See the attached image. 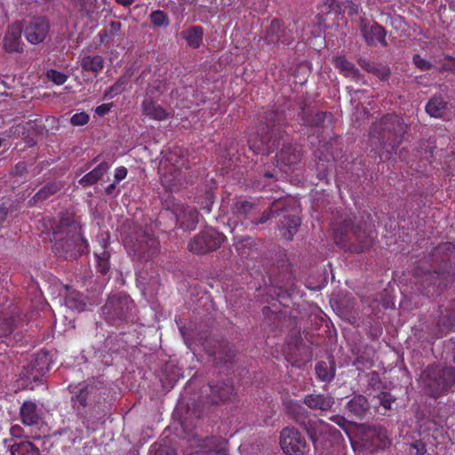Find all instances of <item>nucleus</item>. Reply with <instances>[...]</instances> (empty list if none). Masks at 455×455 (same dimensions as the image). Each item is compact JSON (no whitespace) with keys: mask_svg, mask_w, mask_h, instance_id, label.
I'll use <instances>...</instances> for the list:
<instances>
[{"mask_svg":"<svg viewBox=\"0 0 455 455\" xmlns=\"http://www.w3.org/2000/svg\"><path fill=\"white\" fill-rule=\"evenodd\" d=\"M285 128L283 111L267 109L258 115L256 132L248 140L250 149L256 155L274 152L283 138Z\"/></svg>","mask_w":455,"mask_h":455,"instance_id":"nucleus-1","label":"nucleus"},{"mask_svg":"<svg viewBox=\"0 0 455 455\" xmlns=\"http://www.w3.org/2000/svg\"><path fill=\"white\" fill-rule=\"evenodd\" d=\"M54 254L64 259L80 257L88 248V242L81 234L80 228L73 218L63 216L59 223L52 227Z\"/></svg>","mask_w":455,"mask_h":455,"instance_id":"nucleus-2","label":"nucleus"},{"mask_svg":"<svg viewBox=\"0 0 455 455\" xmlns=\"http://www.w3.org/2000/svg\"><path fill=\"white\" fill-rule=\"evenodd\" d=\"M419 381L429 397L438 399L445 396L455 387V367L440 363L428 364L421 371Z\"/></svg>","mask_w":455,"mask_h":455,"instance_id":"nucleus-3","label":"nucleus"},{"mask_svg":"<svg viewBox=\"0 0 455 455\" xmlns=\"http://www.w3.org/2000/svg\"><path fill=\"white\" fill-rule=\"evenodd\" d=\"M336 244L344 251L363 253L373 245L375 235L360 226H355L350 216H347L339 226L333 227Z\"/></svg>","mask_w":455,"mask_h":455,"instance_id":"nucleus-4","label":"nucleus"},{"mask_svg":"<svg viewBox=\"0 0 455 455\" xmlns=\"http://www.w3.org/2000/svg\"><path fill=\"white\" fill-rule=\"evenodd\" d=\"M403 124L401 118L393 114L383 116L371 127V139L378 140L379 147L387 153H395L403 137Z\"/></svg>","mask_w":455,"mask_h":455,"instance_id":"nucleus-5","label":"nucleus"},{"mask_svg":"<svg viewBox=\"0 0 455 455\" xmlns=\"http://www.w3.org/2000/svg\"><path fill=\"white\" fill-rule=\"evenodd\" d=\"M133 300L124 292H116L108 297L101 307L104 319L112 325H119L132 320Z\"/></svg>","mask_w":455,"mask_h":455,"instance_id":"nucleus-6","label":"nucleus"},{"mask_svg":"<svg viewBox=\"0 0 455 455\" xmlns=\"http://www.w3.org/2000/svg\"><path fill=\"white\" fill-rule=\"evenodd\" d=\"M124 245L139 260H148L157 253L159 243L155 235L138 228L133 235L124 238Z\"/></svg>","mask_w":455,"mask_h":455,"instance_id":"nucleus-7","label":"nucleus"},{"mask_svg":"<svg viewBox=\"0 0 455 455\" xmlns=\"http://www.w3.org/2000/svg\"><path fill=\"white\" fill-rule=\"evenodd\" d=\"M225 238V235L215 228H206L188 243V249L194 254H207L219 249Z\"/></svg>","mask_w":455,"mask_h":455,"instance_id":"nucleus-8","label":"nucleus"},{"mask_svg":"<svg viewBox=\"0 0 455 455\" xmlns=\"http://www.w3.org/2000/svg\"><path fill=\"white\" fill-rule=\"evenodd\" d=\"M77 391L72 396V401L82 407L96 406L100 403L104 394L102 384L95 379L88 380L76 387Z\"/></svg>","mask_w":455,"mask_h":455,"instance_id":"nucleus-9","label":"nucleus"},{"mask_svg":"<svg viewBox=\"0 0 455 455\" xmlns=\"http://www.w3.org/2000/svg\"><path fill=\"white\" fill-rule=\"evenodd\" d=\"M279 443L286 455H305L308 450L304 436L294 427H285L281 431Z\"/></svg>","mask_w":455,"mask_h":455,"instance_id":"nucleus-10","label":"nucleus"},{"mask_svg":"<svg viewBox=\"0 0 455 455\" xmlns=\"http://www.w3.org/2000/svg\"><path fill=\"white\" fill-rule=\"evenodd\" d=\"M270 49L277 47L280 44L290 45L295 39L292 29L287 28L279 20H273L266 28L262 37Z\"/></svg>","mask_w":455,"mask_h":455,"instance_id":"nucleus-11","label":"nucleus"},{"mask_svg":"<svg viewBox=\"0 0 455 455\" xmlns=\"http://www.w3.org/2000/svg\"><path fill=\"white\" fill-rule=\"evenodd\" d=\"M295 420L306 431L315 449H318L321 440L325 439V435L331 431V426L322 419L298 416Z\"/></svg>","mask_w":455,"mask_h":455,"instance_id":"nucleus-12","label":"nucleus"},{"mask_svg":"<svg viewBox=\"0 0 455 455\" xmlns=\"http://www.w3.org/2000/svg\"><path fill=\"white\" fill-rule=\"evenodd\" d=\"M427 281L442 291L455 281V268L450 262L449 257L443 259V264L434 271H428L425 276Z\"/></svg>","mask_w":455,"mask_h":455,"instance_id":"nucleus-13","label":"nucleus"},{"mask_svg":"<svg viewBox=\"0 0 455 455\" xmlns=\"http://www.w3.org/2000/svg\"><path fill=\"white\" fill-rule=\"evenodd\" d=\"M359 28L368 46H373L376 43H379L383 47L387 46L386 40L387 31L378 22L374 21L371 25H369L366 19H362Z\"/></svg>","mask_w":455,"mask_h":455,"instance_id":"nucleus-14","label":"nucleus"},{"mask_svg":"<svg viewBox=\"0 0 455 455\" xmlns=\"http://www.w3.org/2000/svg\"><path fill=\"white\" fill-rule=\"evenodd\" d=\"M210 394L209 403L220 404L230 402L235 395V387L232 383L225 381L212 382L209 384Z\"/></svg>","mask_w":455,"mask_h":455,"instance_id":"nucleus-15","label":"nucleus"},{"mask_svg":"<svg viewBox=\"0 0 455 455\" xmlns=\"http://www.w3.org/2000/svg\"><path fill=\"white\" fill-rule=\"evenodd\" d=\"M49 28V22L45 18H33L24 29L25 36L30 44H37L45 39Z\"/></svg>","mask_w":455,"mask_h":455,"instance_id":"nucleus-16","label":"nucleus"},{"mask_svg":"<svg viewBox=\"0 0 455 455\" xmlns=\"http://www.w3.org/2000/svg\"><path fill=\"white\" fill-rule=\"evenodd\" d=\"M301 158L302 153L298 147L291 143H284L276 154V164L280 169L283 167L293 169L301 161Z\"/></svg>","mask_w":455,"mask_h":455,"instance_id":"nucleus-17","label":"nucleus"},{"mask_svg":"<svg viewBox=\"0 0 455 455\" xmlns=\"http://www.w3.org/2000/svg\"><path fill=\"white\" fill-rule=\"evenodd\" d=\"M22 26L20 22L10 25L3 39V46L8 53H21L23 43L21 41Z\"/></svg>","mask_w":455,"mask_h":455,"instance_id":"nucleus-18","label":"nucleus"},{"mask_svg":"<svg viewBox=\"0 0 455 455\" xmlns=\"http://www.w3.org/2000/svg\"><path fill=\"white\" fill-rule=\"evenodd\" d=\"M437 332L435 339L445 336L455 328V299L445 307L444 311H441V315L436 323Z\"/></svg>","mask_w":455,"mask_h":455,"instance_id":"nucleus-19","label":"nucleus"},{"mask_svg":"<svg viewBox=\"0 0 455 455\" xmlns=\"http://www.w3.org/2000/svg\"><path fill=\"white\" fill-rule=\"evenodd\" d=\"M100 240V250L94 252L96 259V269L101 275H107L110 270V252L107 250L108 246V234H102Z\"/></svg>","mask_w":455,"mask_h":455,"instance_id":"nucleus-20","label":"nucleus"},{"mask_svg":"<svg viewBox=\"0 0 455 455\" xmlns=\"http://www.w3.org/2000/svg\"><path fill=\"white\" fill-rule=\"evenodd\" d=\"M141 111L146 117L156 121H164L172 116L171 113L152 98L143 100Z\"/></svg>","mask_w":455,"mask_h":455,"instance_id":"nucleus-21","label":"nucleus"},{"mask_svg":"<svg viewBox=\"0 0 455 455\" xmlns=\"http://www.w3.org/2000/svg\"><path fill=\"white\" fill-rule=\"evenodd\" d=\"M349 416L358 419L365 418L370 413V403L363 395H356L351 398L346 406Z\"/></svg>","mask_w":455,"mask_h":455,"instance_id":"nucleus-22","label":"nucleus"},{"mask_svg":"<svg viewBox=\"0 0 455 455\" xmlns=\"http://www.w3.org/2000/svg\"><path fill=\"white\" fill-rule=\"evenodd\" d=\"M334 67L339 69V73L347 78H350L355 83H359L363 79V76L355 65L347 60L344 56H337L333 58Z\"/></svg>","mask_w":455,"mask_h":455,"instance_id":"nucleus-23","label":"nucleus"},{"mask_svg":"<svg viewBox=\"0 0 455 455\" xmlns=\"http://www.w3.org/2000/svg\"><path fill=\"white\" fill-rule=\"evenodd\" d=\"M304 403L310 409L328 411L334 404V398L326 394H310L304 398Z\"/></svg>","mask_w":455,"mask_h":455,"instance_id":"nucleus-24","label":"nucleus"},{"mask_svg":"<svg viewBox=\"0 0 455 455\" xmlns=\"http://www.w3.org/2000/svg\"><path fill=\"white\" fill-rule=\"evenodd\" d=\"M110 165L108 162H101L93 170L83 176L78 183L82 187H89L96 184L108 172Z\"/></svg>","mask_w":455,"mask_h":455,"instance_id":"nucleus-25","label":"nucleus"},{"mask_svg":"<svg viewBox=\"0 0 455 455\" xmlns=\"http://www.w3.org/2000/svg\"><path fill=\"white\" fill-rule=\"evenodd\" d=\"M31 367L36 368L33 381H40L43 376L50 371V357L47 352L36 353L31 359Z\"/></svg>","mask_w":455,"mask_h":455,"instance_id":"nucleus-26","label":"nucleus"},{"mask_svg":"<svg viewBox=\"0 0 455 455\" xmlns=\"http://www.w3.org/2000/svg\"><path fill=\"white\" fill-rule=\"evenodd\" d=\"M20 419L26 426H35L40 421V415L37 411V405L31 402H25L20 407Z\"/></svg>","mask_w":455,"mask_h":455,"instance_id":"nucleus-27","label":"nucleus"},{"mask_svg":"<svg viewBox=\"0 0 455 455\" xmlns=\"http://www.w3.org/2000/svg\"><path fill=\"white\" fill-rule=\"evenodd\" d=\"M80 67L83 72H89L97 76L104 68V59L99 54L84 55L80 60Z\"/></svg>","mask_w":455,"mask_h":455,"instance_id":"nucleus-28","label":"nucleus"},{"mask_svg":"<svg viewBox=\"0 0 455 455\" xmlns=\"http://www.w3.org/2000/svg\"><path fill=\"white\" fill-rule=\"evenodd\" d=\"M165 159L173 166L174 171L190 168L189 161L185 156V150L181 148L175 147L171 149Z\"/></svg>","mask_w":455,"mask_h":455,"instance_id":"nucleus-29","label":"nucleus"},{"mask_svg":"<svg viewBox=\"0 0 455 455\" xmlns=\"http://www.w3.org/2000/svg\"><path fill=\"white\" fill-rule=\"evenodd\" d=\"M448 102L441 96L431 97L425 106L426 112L432 117L441 118L447 109Z\"/></svg>","mask_w":455,"mask_h":455,"instance_id":"nucleus-30","label":"nucleus"},{"mask_svg":"<svg viewBox=\"0 0 455 455\" xmlns=\"http://www.w3.org/2000/svg\"><path fill=\"white\" fill-rule=\"evenodd\" d=\"M63 185L60 181H53L42 187L31 198L34 204L44 202L61 190Z\"/></svg>","mask_w":455,"mask_h":455,"instance_id":"nucleus-31","label":"nucleus"},{"mask_svg":"<svg viewBox=\"0 0 455 455\" xmlns=\"http://www.w3.org/2000/svg\"><path fill=\"white\" fill-rule=\"evenodd\" d=\"M317 379L323 382H331L336 373V364L333 359L329 362L320 361L315 364Z\"/></svg>","mask_w":455,"mask_h":455,"instance_id":"nucleus-32","label":"nucleus"},{"mask_svg":"<svg viewBox=\"0 0 455 455\" xmlns=\"http://www.w3.org/2000/svg\"><path fill=\"white\" fill-rule=\"evenodd\" d=\"M300 226L299 218L294 215H285L280 222L279 228L283 231L282 235L286 240H291Z\"/></svg>","mask_w":455,"mask_h":455,"instance_id":"nucleus-33","label":"nucleus"},{"mask_svg":"<svg viewBox=\"0 0 455 455\" xmlns=\"http://www.w3.org/2000/svg\"><path fill=\"white\" fill-rule=\"evenodd\" d=\"M259 243L257 239L251 236H244L235 243V250L242 257H249L254 251H258Z\"/></svg>","mask_w":455,"mask_h":455,"instance_id":"nucleus-34","label":"nucleus"},{"mask_svg":"<svg viewBox=\"0 0 455 455\" xmlns=\"http://www.w3.org/2000/svg\"><path fill=\"white\" fill-rule=\"evenodd\" d=\"M181 36L187 41L188 46L196 49L202 44L204 28L201 26H193L182 31Z\"/></svg>","mask_w":455,"mask_h":455,"instance_id":"nucleus-35","label":"nucleus"},{"mask_svg":"<svg viewBox=\"0 0 455 455\" xmlns=\"http://www.w3.org/2000/svg\"><path fill=\"white\" fill-rule=\"evenodd\" d=\"M228 442L222 437L211 436L204 440V447L208 452L215 454H226Z\"/></svg>","mask_w":455,"mask_h":455,"instance_id":"nucleus-36","label":"nucleus"},{"mask_svg":"<svg viewBox=\"0 0 455 455\" xmlns=\"http://www.w3.org/2000/svg\"><path fill=\"white\" fill-rule=\"evenodd\" d=\"M286 210V200L278 199L273 202L267 211H265L257 224H264L271 218H275L280 215L281 212Z\"/></svg>","mask_w":455,"mask_h":455,"instance_id":"nucleus-37","label":"nucleus"},{"mask_svg":"<svg viewBox=\"0 0 455 455\" xmlns=\"http://www.w3.org/2000/svg\"><path fill=\"white\" fill-rule=\"evenodd\" d=\"M179 220L184 229L193 230L199 221V212L196 208H188L179 217Z\"/></svg>","mask_w":455,"mask_h":455,"instance_id":"nucleus-38","label":"nucleus"},{"mask_svg":"<svg viewBox=\"0 0 455 455\" xmlns=\"http://www.w3.org/2000/svg\"><path fill=\"white\" fill-rule=\"evenodd\" d=\"M12 455H39V449L29 441L15 443L11 446Z\"/></svg>","mask_w":455,"mask_h":455,"instance_id":"nucleus-39","label":"nucleus"},{"mask_svg":"<svg viewBox=\"0 0 455 455\" xmlns=\"http://www.w3.org/2000/svg\"><path fill=\"white\" fill-rule=\"evenodd\" d=\"M209 354L223 363H230L235 357V352L228 343L220 344L217 349L209 350Z\"/></svg>","mask_w":455,"mask_h":455,"instance_id":"nucleus-40","label":"nucleus"},{"mask_svg":"<svg viewBox=\"0 0 455 455\" xmlns=\"http://www.w3.org/2000/svg\"><path fill=\"white\" fill-rule=\"evenodd\" d=\"M254 208V204L248 200H237L233 204V213L237 217H246Z\"/></svg>","mask_w":455,"mask_h":455,"instance_id":"nucleus-41","label":"nucleus"},{"mask_svg":"<svg viewBox=\"0 0 455 455\" xmlns=\"http://www.w3.org/2000/svg\"><path fill=\"white\" fill-rule=\"evenodd\" d=\"M17 327L14 316L0 318V339L7 338Z\"/></svg>","mask_w":455,"mask_h":455,"instance_id":"nucleus-42","label":"nucleus"},{"mask_svg":"<svg viewBox=\"0 0 455 455\" xmlns=\"http://www.w3.org/2000/svg\"><path fill=\"white\" fill-rule=\"evenodd\" d=\"M126 83L125 78L120 77L114 84L105 91L103 99L109 100L121 94L125 88Z\"/></svg>","mask_w":455,"mask_h":455,"instance_id":"nucleus-43","label":"nucleus"},{"mask_svg":"<svg viewBox=\"0 0 455 455\" xmlns=\"http://www.w3.org/2000/svg\"><path fill=\"white\" fill-rule=\"evenodd\" d=\"M332 114L326 111L317 112L312 118L311 125L315 127H326L332 124Z\"/></svg>","mask_w":455,"mask_h":455,"instance_id":"nucleus-44","label":"nucleus"},{"mask_svg":"<svg viewBox=\"0 0 455 455\" xmlns=\"http://www.w3.org/2000/svg\"><path fill=\"white\" fill-rule=\"evenodd\" d=\"M150 21L155 27H167L169 25L168 15L161 10H156L151 12Z\"/></svg>","mask_w":455,"mask_h":455,"instance_id":"nucleus-45","label":"nucleus"},{"mask_svg":"<svg viewBox=\"0 0 455 455\" xmlns=\"http://www.w3.org/2000/svg\"><path fill=\"white\" fill-rule=\"evenodd\" d=\"M377 397L379 405L384 409L382 414H385L387 411L392 409V404L395 403V398L390 393L380 392Z\"/></svg>","mask_w":455,"mask_h":455,"instance_id":"nucleus-46","label":"nucleus"},{"mask_svg":"<svg viewBox=\"0 0 455 455\" xmlns=\"http://www.w3.org/2000/svg\"><path fill=\"white\" fill-rule=\"evenodd\" d=\"M368 386L373 390L379 391L384 388V384L380 379L379 372L373 371L367 375Z\"/></svg>","mask_w":455,"mask_h":455,"instance_id":"nucleus-47","label":"nucleus"},{"mask_svg":"<svg viewBox=\"0 0 455 455\" xmlns=\"http://www.w3.org/2000/svg\"><path fill=\"white\" fill-rule=\"evenodd\" d=\"M408 452L410 455H425L427 452V445L423 440H415L409 444Z\"/></svg>","mask_w":455,"mask_h":455,"instance_id":"nucleus-48","label":"nucleus"},{"mask_svg":"<svg viewBox=\"0 0 455 455\" xmlns=\"http://www.w3.org/2000/svg\"><path fill=\"white\" fill-rule=\"evenodd\" d=\"M46 76L49 80L53 82L56 85H62L68 80V76L56 69H49L46 72Z\"/></svg>","mask_w":455,"mask_h":455,"instance_id":"nucleus-49","label":"nucleus"},{"mask_svg":"<svg viewBox=\"0 0 455 455\" xmlns=\"http://www.w3.org/2000/svg\"><path fill=\"white\" fill-rule=\"evenodd\" d=\"M412 63L415 67L421 71H427L434 68V65L425 58H422L419 54L416 53L412 56Z\"/></svg>","mask_w":455,"mask_h":455,"instance_id":"nucleus-50","label":"nucleus"},{"mask_svg":"<svg viewBox=\"0 0 455 455\" xmlns=\"http://www.w3.org/2000/svg\"><path fill=\"white\" fill-rule=\"evenodd\" d=\"M28 124H18L16 125H12L8 130L9 136H13L16 138H22L28 134Z\"/></svg>","mask_w":455,"mask_h":455,"instance_id":"nucleus-51","label":"nucleus"},{"mask_svg":"<svg viewBox=\"0 0 455 455\" xmlns=\"http://www.w3.org/2000/svg\"><path fill=\"white\" fill-rule=\"evenodd\" d=\"M90 120V116L85 112L76 113L72 116L70 123L73 126H83Z\"/></svg>","mask_w":455,"mask_h":455,"instance_id":"nucleus-52","label":"nucleus"},{"mask_svg":"<svg viewBox=\"0 0 455 455\" xmlns=\"http://www.w3.org/2000/svg\"><path fill=\"white\" fill-rule=\"evenodd\" d=\"M79 298L80 294L70 293L66 299L67 305L71 308L82 309L84 303Z\"/></svg>","mask_w":455,"mask_h":455,"instance_id":"nucleus-53","label":"nucleus"},{"mask_svg":"<svg viewBox=\"0 0 455 455\" xmlns=\"http://www.w3.org/2000/svg\"><path fill=\"white\" fill-rule=\"evenodd\" d=\"M358 65L366 72L372 74L375 72V68L377 67V64L365 59L363 57H360L357 59Z\"/></svg>","mask_w":455,"mask_h":455,"instance_id":"nucleus-54","label":"nucleus"},{"mask_svg":"<svg viewBox=\"0 0 455 455\" xmlns=\"http://www.w3.org/2000/svg\"><path fill=\"white\" fill-rule=\"evenodd\" d=\"M36 372V367H31V361L28 363L27 366L23 367L22 371L20 376L21 379H27L28 381H33V377H35Z\"/></svg>","mask_w":455,"mask_h":455,"instance_id":"nucleus-55","label":"nucleus"},{"mask_svg":"<svg viewBox=\"0 0 455 455\" xmlns=\"http://www.w3.org/2000/svg\"><path fill=\"white\" fill-rule=\"evenodd\" d=\"M121 23L118 22V21H111L108 25V28H109V30H108V33L106 32V31H101L100 33V37L103 36V35L105 36H117L121 30Z\"/></svg>","mask_w":455,"mask_h":455,"instance_id":"nucleus-56","label":"nucleus"},{"mask_svg":"<svg viewBox=\"0 0 455 455\" xmlns=\"http://www.w3.org/2000/svg\"><path fill=\"white\" fill-rule=\"evenodd\" d=\"M372 74L378 76L381 81H386L390 76V69L387 67L380 68L377 65L375 72Z\"/></svg>","mask_w":455,"mask_h":455,"instance_id":"nucleus-57","label":"nucleus"},{"mask_svg":"<svg viewBox=\"0 0 455 455\" xmlns=\"http://www.w3.org/2000/svg\"><path fill=\"white\" fill-rule=\"evenodd\" d=\"M113 105H114L113 102L101 104V105L96 107L94 112L99 116H104L106 114H108L111 110V108H113Z\"/></svg>","mask_w":455,"mask_h":455,"instance_id":"nucleus-58","label":"nucleus"},{"mask_svg":"<svg viewBox=\"0 0 455 455\" xmlns=\"http://www.w3.org/2000/svg\"><path fill=\"white\" fill-rule=\"evenodd\" d=\"M128 174V170L124 166H120L116 169L114 179L116 183H119L121 180H124Z\"/></svg>","mask_w":455,"mask_h":455,"instance_id":"nucleus-59","label":"nucleus"},{"mask_svg":"<svg viewBox=\"0 0 455 455\" xmlns=\"http://www.w3.org/2000/svg\"><path fill=\"white\" fill-rule=\"evenodd\" d=\"M96 0H78L81 9L89 13L92 11Z\"/></svg>","mask_w":455,"mask_h":455,"instance_id":"nucleus-60","label":"nucleus"},{"mask_svg":"<svg viewBox=\"0 0 455 455\" xmlns=\"http://www.w3.org/2000/svg\"><path fill=\"white\" fill-rule=\"evenodd\" d=\"M100 418L97 420H90L86 416H82V422L88 430L94 431L97 427V423Z\"/></svg>","mask_w":455,"mask_h":455,"instance_id":"nucleus-61","label":"nucleus"},{"mask_svg":"<svg viewBox=\"0 0 455 455\" xmlns=\"http://www.w3.org/2000/svg\"><path fill=\"white\" fill-rule=\"evenodd\" d=\"M27 171L26 164L24 162L18 163L12 170V174L21 176Z\"/></svg>","mask_w":455,"mask_h":455,"instance_id":"nucleus-62","label":"nucleus"},{"mask_svg":"<svg viewBox=\"0 0 455 455\" xmlns=\"http://www.w3.org/2000/svg\"><path fill=\"white\" fill-rule=\"evenodd\" d=\"M155 455H176L174 451L169 447H160L156 451Z\"/></svg>","mask_w":455,"mask_h":455,"instance_id":"nucleus-63","label":"nucleus"},{"mask_svg":"<svg viewBox=\"0 0 455 455\" xmlns=\"http://www.w3.org/2000/svg\"><path fill=\"white\" fill-rule=\"evenodd\" d=\"M8 216V209L4 206L0 207V227L3 226Z\"/></svg>","mask_w":455,"mask_h":455,"instance_id":"nucleus-64","label":"nucleus"}]
</instances>
